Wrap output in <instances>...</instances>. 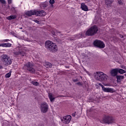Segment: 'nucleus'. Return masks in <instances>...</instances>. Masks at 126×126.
I'll use <instances>...</instances> for the list:
<instances>
[{
    "label": "nucleus",
    "mask_w": 126,
    "mask_h": 126,
    "mask_svg": "<svg viewBox=\"0 0 126 126\" xmlns=\"http://www.w3.org/2000/svg\"><path fill=\"white\" fill-rule=\"evenodd\" d=\"M45 47L49 51L52 53L58 51V46H57V45L50 40L45 42Z\"/></svg>",
    "instance_id": "f257e3e1"
},
{
    "label": "nucleus",
    "mask_w": 126,
    "mask_h": 126,
    "mask_svg": "<svg viewBox=\"0 0 126 126\" xmlns=\"http://www.w3.org/2000/svg\"><path fill=\"white\" fill-rule=\"evenodd\" d=\"M25 14L28 16H32V15H36V16H45L46 15V12L44 10L36 11L35 10L28 11L26 12Z\"/></svg>",
    "instance_id": "f03ea898"
},
{
    "label": "nucleus",
    "mask_w": 126,
    "mask_h": 126,
    "mask_svg": "<svg viewBox=\"0 0 126 126\" xmlns=\"http://www.w3.org/2000/svg\"><path fill=\"white\" fill-rule=\"evenodd\" d=\"M94 78L99 81H104L108 78V76L102 72H96L94 73Z\"/></svg>",
    "instance_id": "7ed1b4c3"
},
{
    "label": "nucleus",
    "mask_w": 126,
    "mask_h": 126,
    "mask_svg": "<svg viewBox=\"0 0 126 126\" xmlns=\"http://www.w3.org/2000/svg\"><path fill=\"white\" fill-rule=\"evenodd\" d=\"M98 31V28L96 26H94L89 29L86 32V35L88 36H93L94 34L97 33Z\"/></svg>",
    "instance_id": "20e7f679"
},
{
    "label": "nucleus",
    "mask_w": 126,
    "mask_h": 126,
    "mask_svg": "<svg viewBox=\"0 0 126 126\" xmlns=\"http://www.w3.org/2000/svg\"><path fill=\"white\" fill-rule=\"evenodd\" d=\"M24 68L25 69H27V70L32 73H34L35 72V69L33 67V64L30 62L26 64L24 66Z\"/></svg>",
    "instance_id": "39448f33"
},
{
    "label": "nucleus",
    "mask_w": 126,
    "mask_h": 126,
    "mask_svg": "<svg viewBox=\"0 0 126 126\" xmlns=\"http://www.w3.org/2000/svg\"><path fill=\"white\" fill-rule=\"evenodd\" d=\"M114 122H115L114 118L110 116L107 115L104 116L101 123L105 124H112V123H114Z\"/></svg>",
    "instance_id": "423d86ee"
},
{
    "label": "nucleus",
    "mask_w": 126,
    "mask_h": 126,
    "mask_svg": "<svg viewBox=\"0 0 126 126\" xmlns=\"http://www.w3.org/2000/svg\"><path fill=\"white\" fill-rule=\"evenodd\" d=\"M98 85H99V86H101L102 90V91H103V92H106L107 93H114V92H116L115 89H114L113 88H106L104 87V86H103V85H102V84L101 83H98Z\"/></svg>",
    "instance_id": "0eeeda50"
},
{
    "label": "nucleus",
    "mask_w": 126,
    "mask_h": 126,
    "mask_svg": "<svg viewBox=\"0 0 126 126\" xmlns=\"http://www.w3.org/2000/svg\"><path fill=\"white\" fill-rule=\"evenodd\" d=\"M2 61L3 63H5L6 64H8V65H10L12 63L11 59L8 57L6 55H2Z\"/></svg>",
    "instance_id": "6e6552de"
},
{
    "label": "nucleus",
    "mask_w": 126,
    "mask_h": 126,
    "mask_svg": "<svg viewBox=\"0 0 126 126\" xmlns=\"http://www.w3.org/2000/svg\"><path fill=\"white\" fill-rule=\"evenodd\" d=\"M40 109L42 113H47L48 110H49V105L47 102H43L40 104Z\"/></svg>",
    "instance_id": "1a4fd4ad"
},
{
    "label": "nucleus",
    "mask_w": 126,
    "mask_h": 126,
    "mask_svg": "<svg viewBox=\"0 0 126 126\" xmlns=\"http://www.w3.org/2000/svg\"><path fill=\"white\" fill-rule=\"evenodd\" d=\"M71 121V116L70 115H67L61 118V121L63 124H69Z\"/></svg>",
    "instance_id": "9d476101"
},
{
    "label": "nucleus",
    "mask_w": 126,
    "mask_h": 126,
    "mask_svg": "<svg viewBox=\"0 0 126 126\" xmlns=\"http://www.w3.org/2000/svg\"><path fill=\"white\" fill-rule=\"evenodd\" d=\"M94 46H96V47H98V48H100L101 49H104V48H105V44H104L103 41L95 40L94 41Z\"/></svg>",
    "instance_id": "9b49d317"
},
{
    "label": "nucleus",
    "mask_w": 126,
    "mask_h": 126,
    "mask_svg": "<svg viewBox=\"0 0 126 126\" xmlns=\"http://www.w3.org/2000/svg\"><path fill=\"white\" fill-rule=\"evenodd\" d=\"M110 74L112 76H116L118 74V68H114L111 70Z\"/></svg>",
    "instance_id": "f8f14e48"
},
{
    "label": "nucleus",
    "mask_w": 126,
    "mask_h": 126,
    "mask_svg": "<svg viewBox=\"0 0 126 126\" xmlns=\"http://www.w3.org/2000/svg\"><path fill=\"white\" fill-rule=\"evenodd\" d=\"M81 5V8L82 9V10H84V11H88V7H87L85 3H82Z\"/></svg>",
    "instance_id": "ddd939ff"
},
{
    "label": "nucleus",
    "mask_w": 126,
    "mask_h": 126,
    "mask_svg": "<svg viewBox=\"0 0 126 126\" xmlns=\"http://www.w3.org/2000/svg\"><path fill=\"white\" fill-rule=\"evenodd\" d=\"M112 2H113V0H105V3L107 6V7H111Z\"/></svg>",
    "instance_id": "4468645a"
},
{
    "label": "nucleus",
    "mask_w": 126,
    "mask_h": 126,
    "mask_svg": "<svg viewBox=\"0 0 126 126\" xmlns=\"http://www.w3.org/2000/svg\"><path fill=\"white\" fill-rule=\"evenodd\" d=\"M2 47L4 48H10L11 47V43H2Z\"/></svg>",
    "instance_id": "2eb2a0df"
},
{
    "label": "nucleus",
    "mask_w": 126,
    "mask_h": 126,
    "mask_svg": "<svg viewBox=\"0 0 126 126\" xmlns=\"http://www.w3.org/2000/svg\"><path fill=\"white\" fill-rule=\"evenodd\" d=\"M117 82H121L123 79H125V77L124 76H117Z\"/></svg>",
    "instance_id": "dca6fc26"
},
{
    "label": "nucleus",
    "mask_w": 126,
    "mask_h": 126,
    "mask_svg": "<svg viewBox=\"0 0 126 126\" xmlns=\"http://www.w3.org/2000/svg\"><path fill=\"white\" fill-rule=\"evenodd\" d=\"M48 96L51 102H54V100H55V97H54V95H53V94L49 93L48 94Z\"/></svg>",
    "instance_id": "f3484780"
},
{
    "label": "nucleus",
    "mask_w": 126,
    "mask_h": 126,
    "mask_svg": "<svg viewBox=\"0 0 126 126\" xmlns=\"http://www.w3.org/2000/svg\"><path fill=\"white\" fill-rule=\"evenodd\" d=\"M16 17V15H13L7 17L6 19H8V20H12V19H15Z\"/></svg>",
    "instance_id": "a211bd4d"
},
{
    "label": "nucleus",
    "mask_w": 126,
    "mask_h": 126,
    "mask_svg": "<svg viewBox=\"0 0 126 126\" xmlns=\"http://www.w3.org/2000/svg\"><path fill=\"white\" fill-rule=\"evenodd\" d=\"M44 66H45V67H46L47 68H49V67H51L52 66V64L48 62H45L44 63Z\"/></svg>",
    "instance_id": "6ab92c4d"
},
{
    "label": "nucleus",
    "mask_w": 126,
    "mask_h": 126,
    "mask_svg": "<svg viewBox=\"0 0 126 126\" xmlns=\"http://www.w3.org/2000/svg\"><path fill=\"white\" fill-rule=\"evenodd\" d=\"M118 72L120 74H124V73H126V70L124 69L118 68Z\"/></svg>",
    "instance_id": "aec40b11"
},
{
    "label": "nucleus",
    "mask_w": 126,
    "mask_h": 126,
    "mask_svg": "<svg viewBox=\"0 0 126 126\" xmlns=\"http://www.w3.org/2000/svg\"><path fill=\"white\" fill-rule=\"evenodd\" d=\"M11 76V72H9V73H7L5 75V78H9V77Z\"/></svg>",
    "instance_id": "412c9836"
},
{
    "label": "nucleus",
    "mask_w": 126,
    "mask_h": 126,
    "mask_svg": "<svg viewBox=\"0 0 126 126\" xmlns=\"http://www.w3.org/2000/svg\"><path fill=\"white\" fill-rule=\"evenodd\" d=\"M47 5H48V4H46V2L42 3L40 4V6H41V7H46Z\"/></svg>",
    "instance_id": "4be33fe9"
},
{
    "label": "nucleus",
    "mask_w": 126,
    "mask_h": 126,
    "mask_svg": "<svg viewBox=\"0 0 126 126\" xmlns=\"http://www.w3.org/2000/svg\"><path fill=\"white\" fill-rule=\"evenodd\" d=\"M32 83L33 84V85H35V86H38V85H39V83L35 81H32Z\"/></svg>",
    "instance_id": "5701e85b"
},
{
    "label": "nucleus",
    "mask_w": 126,
    "mask_h": 126,
    "mask_svg": "<svg viewBox=\"0 0 126 126\" xmlns=\"http://www.w3.org/2000/svg\"><path fill=\"white\" fill-rule=\"evenodd\" d=\"M49 3H50V4L53 6V5L55 3V0H50Z\"/></svg>",
    "instance_id": "b1692460"
},
{
    "label": "nucleus",
    "mask_w": 126,
    "mask_h": 126,
    "mask_svg": "<svg viewBox=\"0 0 126 126\" xmlns=\"http://www.w3.org/2000/svg\"><path fill=\"white\" fill-rule=\"evenodd\" d=\"M51 33L53 34V35H56L57 34V32H56L55 30H52L51 31Z\"/></svg>",
    "instance_id": "393cba45"
},
{
    "label": "nucleus",
    "mask_w": 126,
    "mask_h": 126,
    "mask_svg": "<svg viewBox=\"0 0 126 126\" xmlns=\"http://www.w3.org/2000/svg\"><path fill=\"white\" fill-rule=\"evenodd\" d=\"M20 55H21L22 57H24V56H25L26 54H25V53L22 52H20Z\"/></svg>",
    "instance_id": "a878e982"
},
{
    "label": "nucleus",
    "mask_w": 126,
    "mask_h": 126,
    "mask_svg": "<svg viewBox=\"0 0 126 126\" xmlns=\"http://www.w3.org/2000/svg\"><path fill=\"white\" fill-rule=\"evenodd\" d=\"M104 86H111V85L109 84L103 83Z\"/></svg>",
    "instance_id": "bb28decb"
},
{
    "label": "nucleus",
    "mask_w": 126,
    "mask_h": 126,
    "mask_svg": "<svg viewBox=\"0 0 126 126\" xmlns=\"http://www.w3.org/2000/svg\"><path fill=\"white\" fill-rule=\"evenodd\" d=\"M120 67H121V68H123V69H126V67L125 65H121Z\"/></svg>",
    "instance_id": "cd10ccee"
},
{
    "label": "nucleus",
    "mask_w": 126,
    "mask_h": 126,
    "mask_svg": "<svg viewBox=\"0 0 126 126\" xmlns=\"http://www.w3.org/2000/svg\"><path fill=\"white\" fill-rule=\"evenodd\" d=\"M0 2H1V3H5V0H0Z\"/></svg>",
    "instance_id": "c85d7f7f"
},
{
    "label": "nucleus",
    "mask_w": 126,
    "mask_h": 126,
    "mask_svg": "<svg viewBox=\"0 0 126 126\" xmlns=\"http://www.w3.org/2000/svg\"><path fill=\"white\" fill-rule=\"evenodd\" d=\"M14 54L16 56H18L20 55V52H15Z\"/></svg>",
    "instance_id": "c756f323"
},
{
    "label": "nucleus",
    "mask_w": 126,
    "mask_h": 126,
    "mask_svg": "<svg viewBox=\"0 0 126 126\" xmlns=\"http://www.w3.org/2000/svg\"><path fill=\"white\" fill-rule=\"evenodd\" d=\"M7 41H9V39H4V40H2L1 42H7Z\"/></svg>",
    "instance_id": "7c9ffc66"
},
{
    "label": "nucleus",
    "mask_w": 126,
    "mask_h": 126,
    "mask_svg": "<svg viewBox=\"0 0 126 126\" xmlns=\"http://www.w3.org/2000/svg\"><path fill=\"white\" fill-rule=\"evenodd\" d=\"M118 2H119V4H122V0H119Z\"/></svg>",
    "instance_id": "2f4dec72"
},
{
    "label": "nucleus",
    "mask_w": 126,
    "mask_h": 126,
    "mask_svg": "<svg viewBox=\"0 0 126 126\" xmlns=\"http://www.w3.org/2000/svg\"><path fill=\"white\" fill-rule=\"evenodd\" d=\"M8 2L9 4L11 3V0H8Z\"/></svg>",
    "instance_id": "473e14b6"
},
{
    "label": "nucleus",
    "mask_w": 126,
    "mask_h": 126,
    "mask_svg": "<svg viewBox=\"0 0 126 126\" xmlns=\"http://www.w3.org/2000/svg\"><path fill=\"white\" fill-rule=\"evenodd\" d=\"M34 22H35L36 23H39V21L35 20Z\"/></svg>",
    "instance_id": "72a5a7b5"
},
{
    "label": "nucleus",
    "mask_w": 126,
    "mask_h": 126,
    "mask_svg": "<svg viewBox=\"0 0 126 126\" xmlns=\"http://www.w3.org/2000/svg\"><path fill=\"white\" fill-rule=\"evenodd\" d=\"M2 69V66H1V65H0V69Z\"/></svg>",
    "instance_id": "f704fd0d"
},
{
    "label": "nucleus",
    "mask_w": 126,
    "mask_h": 126,
    "mask_svg": "<svg viewBox=\"0 0 126 126\" xmlns=\"http://www.w3.org/2000/svg\"><path fill=\"white\" fill-rule=\"evenodd\" d=\"M123 37H124V36H123V35H120V37L121 38H123Z\"/></svg>",
    "instance_id": "c9c22d12"
},
{
    "label": "nucleus",
    "mask_w": 126,
    "mask_h": 126,
    "mask_svg": "<svg viewBox=\"0 0 126 126\" xmlns=\"http://www.w3.org/2000/svg\"><path fill=\"white\" fill-rule=\"evenodd\" d=\"M0 47H2V44H0Z\"/></svg>",
    "instance_id": "e433bc0d"
},
{
    "label": "nucleus",
    "mask_w": 126,
    "mask_h": 126,
    "mask_svg": "<svg viewBox=\"0 0 126 126\" xmlns=\"http://www.w3.org/2000/svg\"><path fill=\"white\" fill-rule=\"evenodd\" d=\"M20 29H22V28H20Z\"/></svg>",
    "instance_id": "4c0bfd02"
},
{
    "label": "nucleus",
    "mask_w": 126,
    "mask_h": 126,
    "mask_svg": "<svg viewBox=\"0 0 126 126\" xmlns=\"http://www.w3.org/2000/svg\"><path fill=\"white\" fill-rule=\"evenodd\" d=\"M74 81H76V80H74Z\"/></svg>",
    "instance_id": "58836bf2"
}]
</instances>
